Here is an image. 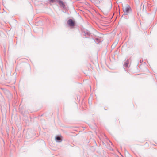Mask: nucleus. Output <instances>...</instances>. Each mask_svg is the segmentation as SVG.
<instances>
[{"instance_id": "f03ea898", "label": "nucleus", "mask_w": 157, "mask_h": 157, "mask_svg": "<svg viewBox=\"0 0 157 157\" xmlns=\"http://www.w3.org/2000/svg\"><path fill=\"white\" fill-rule=\"evenodd\" d=\"M68 24L70 26H73L74 25V23L71 19L68 20Z\"/></svg>"}, {"instance_id": "39448f33", "label": "nucleus", "mask_w": 157, "mask_h": 157, "mask_svg": "<svg viewBox=\"0 0 157 157\" xmlns=\"http://www.w3.org/2000/svg\"><path fill=\"white\" fill-rule=\"evenodd\" d=\"M56 1L57 2L58 0H50V1L52 2H56Z\"/></svg>"}, {"instance_id": "f257e3e1", "label": "nucleus", "mask_w": 157, "mask_h": 157, "mask_svg": "<svg viewBox=\"0 0 157 157\" xmlns=\"http://www.w3.org/2000/svg\"><path fill=\"white\" fill-rule=\"evenodd\" d=\"M123 10L124 13L126 14H127L129 11L130 10V6L128 5L125 6L123 8Z\"/></svg>"}, {"instance_id": "20e7f679", "label": "nucleus", "mask_w": 157, "mask_h": 157, "mask_svg": "<svg viewBox=\"0 0 157 157\" xmlns=\"http://www.w3.org/2000/svg\"><path fill=\"white\" fill-rule=\"evenodd\" d=\"M56 140L57 141H59L61 140L60 137L57 136L56 138Z\"/></svg>"}, {"instance_id": "7ed1b4c3", "label": "nucleus", "mask_w": 157, "mask_h": 157, "mask_svg": "<svg viewBox=\"0 0 157 157\" xmlns=\"http://www.w3.org/2000/svg\"><path fill=\"white\" fill-rule=\"evenodd\" d=\"M57 2L61 6L64 7L65 6L64 3L63 2L60 0H58Z\"/></svg>"}]
</instances>
